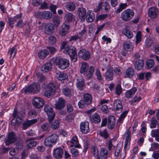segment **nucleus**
Returning <instances> with one entry per match:
<instances>
[{"label": "nucleus", "mask_w": 159, "mask_h": 159, "mask_svg": "<svg viewBox=\"0 0 159 159\" xmlns=\"http://www.w3.org/2000/svg\"><path fill=\"white\" fill-rule=\"evenodd\" d=\"M61 49H64L63 52L64 53H67L70 56L71 60L73 62L77 61V55L76 54V49L73 46L70 47L67 46L66 45L63 44L61 48Z\"/></svg>", "instance_id": "nucleus-1"}, {"label": "nucleus", "mask_w": 159, "mask_h": 159, "mask_svg": "<svg viewBox=\"0 0 159 159\" xmlns=\"http://www.w3.org/2000/svg\"><path fill=\"white\" fill-rule=\"evenodd\" d=\"M25 113L24 111L21 113L18 111L16 108H15L12 114L14 118L11 121V125L15 126L17 124H21L23 121V114Z\"/></svg>", "instance_id": "nucleus-2"}, {"label": "nucleus", "mask_w": 159, "mask_h": 159, "mask_svg": "<svg viewBox=\"0 0 159 159\" xmlns=\"http://www.w3.org/2000/svg\"><path fill=\"white\" fill-rule=\"evenodd\" d=\"M42 87L44 89H48L45 90L43 93V95L47 98H49L55 93V86L52 83L49 84L44 83L42 85Z\"/></svg>", "instance_id": "nucleus-3"}, {"label": "nucleus", "mask_w": 159, "mask_h": 159, "mask_svg": "<svg viewBox=\"0 0 159 159\" xmlns=\"http://www.w3.org/2000/svg\"><path fill=\"white\" fill-rule=\"evenodd\" d=\"M58 139V136L56 134H53L48 136L45 139L44 144L48 147H52L56 143Z\"/></svg>", "instance_id": "nucleus-4"}, {"label": "nucleus", "mask_w": 159, "mask_h": 159, "mask_svg": "<svg viewBox=\"0 0 159 159\" xmlns=\"http://www.w3.org/2000/svg\"><path fill=\"white\" fill-rule=\"evenodd\" d=\"M56 61V64L58 67L61 70H64L67 69L70 66V61L68 59L65 58H58L56 60L53 58L50 60Z\"/></svg>", "instance_id": "nucleus-5"}, {"label": "nucleus", "mask_w": 159, "mask_h": 159, "mask_svg": "<svg viewBox=\"0 0 159 159\" xmlns=\"http://www.w3.org/2000/svg\"><path fill=\"white\" fill-rule=\"evenodd\" d=\"M40 91V86L38 82H33L32 84L27 87L25 90V93H37Z\"/></svg>", "instance_id": "nucleus-6"}, {"label": "nucleus", "mask_w": 159, "mask_h": 159, "mask_svg": "<svg viewBox=\"0 0 159 159\" xmlns=\"http://www.w3.org/2000/svg\"><path fill=\"white\" fill-rule=\"evenodd\" d=\"M134 14V12L133 10L127 9L122 12L120 18L124 21H128L132 18Z\"/></svg>", "instance_id": "nucleus-7"}, {"label": "nucleus", "mask_w": 159, "mask_h": 159, "mask_svg": "<svg viewBox=\"0 0 159 159\" xmlns=\"http://www.w3.org/2000/svg\"><path fill=\"white\" fill-rule=\"evenodd\" d=\"M43 32L47 35H50L53 33L55 27L53 24L51 23H45L43 25Z\"/></svg>", "instance_id": "nucleus-8"}, {"label": "nucleus", "mask_w": 159, "mask_h": 159, "mask_svg": "<svg viewBox=\"0 0 159 159\" xmlns=\"http://www.w3.org/2000/svg\"><path fill=\"white\" fill-rule=\"evenodd\" d=\"M44 110L47 113L49 124H51L54 119L55 115L53 109L50 106L46 105L44 107Z\"/></svg>", "instance_id": "nucleus-9"}, {"label": "nucleus", "mask_w": 159, "mask_h": 159, "mask_svg": "<svg viewBox=\"0 0 159 159\" xmlns=\"http://www.w3.org/2000/svg\"><path fill=\"white\" fill-rule=\"evenodd\" d=\"M110 8L109 4L105 2L102 3H99L98 5L94 8V11L97 12L101 9L104 12H107L109 11Z\"/></svg>", "instance_id": "nucleus-10"}, {"label": "nucleus", "mask_w": 159, "mask_h": 159, "mask_svg": "<svg viewBox=\"0 0 159 159\" xmlns=\"http://www.w3.org/2000/svg\"><path fill=\"white\" fill-rule=\"evenodd\" d=\"M32 104L35 108L39 109L43 106L44 102L41 98L35 97L32 99Z\"/></svg>", "instance_id": "nucleus-11"}, {"label": "nucleus", "mask_w": 159, "mask_h": 159, "mask_svg": "<svg viewBox=\"0 0 159 159\" xmlns=\"http://www.w3.org/2000/svg\"><path fill=\"white\" fill-rule=\"evenodd\" d=\"M106 68L107 71L104 75L105 79L108 81H111L113 79L114 69L110 66H107Z\"/></svg>", "instance_id": "nucleus-12"}, {"label": "nucleus", "mask_w": 159, "mask_h": 159, "mask_svg": "<svg viewBox=\"0 0 159 159\" xmlns=\"http://www.w3.org/2000/svg\"><path fill=\"white\" fill-rule=\"evenodd\" d=\"M78 55L79 57L84 60H87L90 58V53L89 51L84 49L79 50Z\"/></svg>", "instance_id": "nucleus-13"}, {"label": "nucleus", "mask_w": 159, "mask_h": 159, "mask_svg": "<svg viewBox=\"0 0 159 159\" xmlns=\"http://www.w3.org/2000/svg\"><path fill=\"white\" fill-rule=\"evenodd\" d=\"M70 25L66 23V22L64 23L61 26L59 31V34L62 36H64L67 33Z\"/></svg>", "instance_id": "nucleus-14"}, {"label": "nucleus", "mask_w": 159, "mask_h": 159, "mask_svg": "<svg viewBox=\"0 0 159 159\" xmlns=\"http://www.w3.org/2000/svg\"><path fill=\"white\" fill-rule=\"evenodd\" d=\"M89 125V122L87 121H85L81 123L80 129L82 133L87 134L89 132L90 129Z\"/></svg>", "instance_id": "nucleus-15"}, {"label": "nucleus", "mask_w": 159, "mask_h": 159, "mask_svg": "<svg viewBox=\"0 0 159 159\" xmlns=\"http://www.w3.org/2000/svg\"><path fill=\"white\" fill-rule=\"evenodd\" d=\"M159 11L157 8L152 7L149 8L148 10V16L152 18H157L158 15Z\"/></svg>", "instance_id": "nucleus-16"}, {"label": "nucleus", "mask_w": 159, "mask_h": 159, "mask_svg": "<svg viewBox=\"0 0 159 159\" xmlns=\"http://www.w3.org/2000/svg\"><path fill=\"white\" fill-rule=\"evenodd\" d=\"M114 107L115 111L117 113L122 112L123 106L121 102L119 99L115 100L114 102Z\"/></svg>", "instance_id": "nucleus-17"}, {"label": "nucleus", "mask_w": 159, "mask_h": 159, "mask_svg": "<svg viewBox=\"0 0 159 159\" xmlns=\"http://www.w3.org/2000/svg\"><path fill=\"white\" fill-rule=\"evenodd\" d=\"M35 139V138H29L26 140V142L27 143L26 147L27 149H31L36 145L37 142L34 140Z\"/></svg>", "instance_id": "nucleus-18"}, {"label": "nucleus", "mask_w": 159, "mask_h": 159, "mask_svg": "<svg viewBox=\"0 0 159 159\" xmlns=\"http://www.w3.org/2000/svg\"><path fill=\"white\" fill-rule=\"evenodd\" d=\"M63 155V151L61 148H58L54 150L53 156L54 158L60 159L62 157Z\"/></svg>", "instance_id": "nucleus-19"}, {"label": "nucleus", "mask_w": 159, "mask_h": 159, "mask_svg": "<svg viewBox=\"0 0 159 159\" xmlns=\"http://www.w3.org/2000/svg\"><path fill=\"white\" fill-rule=\"evenodd\" d=\"M15 134L14 132H10L8 134L7 139L5 141V143L7 145L14 143L16 140Z\"/></svg>", "instance_id": "nucleus-20"}, {"label": "nucleus", "mask_w": 159, "mask_h": 159, "mask_svg": "<svg viewBox=\"0 0 159 159\" xmlns=\"http://www.w3.org/2000/svg\"><path fill=\"white\" fill-rule=\"evenodd\" d=\"M76 85L77 88L80 90L83 89L84 85V80L82 76H79L77 77Z\"/></svg>", "instance_id": "nucleus-21"}, {"label": "nucleus", "mask_w": 159, "mask_h": 159, "mask_svg": "<svg viewBox=\"0 0 159 159\" xmlns=\"http://www.w3.org/2000/svg\"><path fill=\"white\" fill-rule=\"evenodd\" d=\"M65 105V101L64 99L60 98H58L55 104V108L60 110L63 108Z\"/></svg>", "instance_id": "nucleus-22"}, {"label": "nucleus", "mask_w": 159, "mask_h": 159, "mask_svg": "<svg viewBox=\"0 0 159 159\" xmlns=\"http://www.w3.org/2000/svg\"><path fill=\"white\" fill-rule=\"evenodd\" d=\"M144 65V62L143 59H139L136 61L134 63V68L137 70H140L143 68Z\"/></svg>", "instance_id": "nucleus-23"}, {"label": "nucleus", "mask_w": 159, "mask_h": 159, "mask_svg": "<svg viewBox=\"0 0 159 159\" xmlns=\"http://www.w3.org/2000/svg\"><path fill=\"white\" fill-rule=\"evenodd\" d=\"M55 75L58 80L61 81L66 80L68 78L66 73L60 71L56 72Z\"/></svg>", "instance_id": "nucleus-24"}, {"label": "nucleus", "mask_w": 159, "mask_h": 159, "mask_svg": "<svg viewBox=\"0 0 159 159\" xmlns=\"http://www.w3.org/2000/svg\"><path fill=\"white\" fill-rule=\"evenodd\" d=\"M115 123V117L112 116H109L108 117L107 127L108 128L112 129Z\"/></svg>", "instance_id": "nucleus-25"}, {"label": "nucleus", "mask_w": 159, "mask_h": 159, "mask_svg": "<svg viewBox=\"0 0 159 159\" xmlns=\"http://www.w3.org/2000/svg\"><path fill=\"white\" fill-rule=\"evenodd\" d=\"M78 13L80 18L83 20L85 19L86 14V11L83 7H80L78 9Z\"/></svg>", "instance_id": "nucleus-26"}, {"label": "nucleus", "mask_w": 159, "mask_h": 159, "mask_svg": "<svg viewBox=\"0 0 159 159\" xmlns=\"http://www.w3.org/2000/svg\"><path fill=\"white\" fill-rule=\"evenodd\" d=\"M37 121V119H34L25 121L23 124L22 128L23 129H25L29 127L36 123Z\"/></svg>", "instance_id": "nucleus-27"}, {"label": "nucleus", "mask_w": 159, "mask_h": 159, "mask_svg": "<svg viewBox=\"0 0 159 159\" xmlns=\"http://www.w3.org/2000/svg\"><path fill=\"white\" fill-rule=\"evenodd\" d=\"M122 33L129 39L132 38L134 36L132 32L128 28L127 26H126L125 28L122 30Z\"/></svg>", "instance_id": "nucleus-28"}, {"label": "nucleus", "mask_w": 159, "mask_h": 159, "mask_svg": "<svg viewBox=\"0 0 159 159\" xmlns=\"http://www.w3.org/2000/svg\"><path fill=\"white\" fill-rule=\"evenodd\" d=\"M134 71L132 68H129L125 71V77L131 78L133 77L134 75Z\"/></svg>", "instance_id": "nucleus-29"}, {"label": "nucleus", "mask_w": 159, "mask_h": 159, "mask_svg": "<svg viewBox=\"0 0 159 159\" xmlns=\"http://www.w3.org/2000/svg\"><path fill=\"white\" fill-rule=\"evenodd\" d=\"M83 100L86 103V105L90 104L92 101V97L91 95L88 93H85L84 95Z\"/></svg>", "instance_id": "nucleus-30"}, {"label": "nucleus", "mask_w": 159, "mask_h": 159, "mask_svg": "<svg viewBox=\"0 0 159 159\" xmlns=\"http://www.w3.org/2000/svg\"><path fill=\"white\" fill-rule=\"evenodd\" d=\"M81 65V66L80 68V72L81 74H84L88 70L89 65L85 62H82Z\"/></svg>", "instance_id": "nucleus-31"}, {"label": "nucleus", "mask_w": 159, "mask_h": 159, "mask_svg": "<svg viewBox=\"0 0 159 159\" xmlns=\"http://www.w3.org/2000/svg\"><path fill=\"white\" fill-rule=\"evenodd\" d=\"M124 49L127 51H131L133 49L132 43L130 42H125L123 44Z\"/></svg>", "instance_id": "nucleus-32"}, {"label": "nucleus", "mask_w": 159, "mask_h": 159, "mask_svg": "<svg viewBox=\"0 0 159 159\" xmlns=\"http://www.w3.org/2000/svg\"><path fill=\"white\" fill-rule=\"evenodd\" d=\"M41 16L44 19L46 20H49L51 19L52 16V13L49 11H46L41 12Z\"/></svg>", "instance_id": "nucleus-33"}, {"label": "nucleus", "mask_w": 159, "mask_h": 159, "mask_svg": "<svg viewBox=\"0 0 159 159\" xmlns=\"http://www.w3.org/2000/svg\"><path fill=\"white\" fill-rule=\"evenodd\" d=\"M137 89L136 88L134 87L131 89L127 91L125 93V96L127 98H132L134 94Z\"/></svg>", "instance_id": "nucleus-34"}, {"label": "nucleus", "mask_w": 159, "mask_h": 159, "mask_svg": "<svg viewBox=\"0 0 159 159\" xmlns=\"http://www.w3.org/2000/svg\"><path fill=\"white\" fill-rule=\"evenodd\" d=\"M52 68V65L51 63H46L41 67V70L44 72H47L49 71Z\"/></svg>", "instance_id": "nucleus-35"}, {"label": "nucleus", "mask_w": 159, "mask_h": 159, "mask_svg": "<svg viewBox=\"0 0 159 159\" xmlns=\"http://www.w3.org/2000/svg\"><path fill=\"white\" fill-rule=\"evenodd\" d=\"M95 18V15L92 11H89L88 12L87 16V21L89 22H92Z\"/></svg>", "instance_id": "nucleus-36"}, {"label": "nucleus", "mask_w": 159, "mask_h": 159, "mask_svg": "<svg viewBox=\"0 0 159 159\" xmlns=\"http://www.w3.org/2000/svg\"><path fill=\"white\" fill-rule=\"evenodd\" d=\"M65 21L68 22H72L75 20L74 16L71 13H68L65 16Z\"/></svg>", "instance_id": "nucleus-37"}, {"label": "nucleus", "mask_w": 159, "mask_h": 159, "mask_svg": "<svg viewBox=\"0 0 159 159\" xmlns=\"http://www.w3.org/2000/svg\"><path fill=\"white\" fill-rule=\"evenodd\" d=\"M49 54V51L47 50H43L40 51L38 53V56L40 58L44 59Z\"/></svg>", "instance_id": "nucleus-38"}, {"label": "nucleus", "mask_w": 159, "mask_h": 159, "mask_svg": "<svg viewBox=\"0 0 159 159\" xmlns=\"http://www.w3.org/2000/svg\"><path fill=\"white\" fill-rule=\"evenodd\" d=\"M94 71V67L91 66L90 67L89 71H87L84 74L86 75V76L88 78L90 79L93 77Z\"/></svg>", "instance_id": "nucleus-39"}, {"label": "nucleus", "mask_w": 159, "mask_h": 159, "mask_svg": "<svg viewBox=\"0 0 159 159\" xmlns=\"http://www.w3.org/2000/svg\"><path fill=\"white\" fill-rule=\"evenodd\" d=\"M108 151L105 148H102L100 152V157L102 159H105L108 155Z\"/></svg>", "instance_id": "nucleus-40"}, {"label": "nucleus", "mask_w": 159, "mask_h": 159, "mask_svg": "<svg viewBox=\"0 0 159 159\" xmlns=\"http://www.w3.org/2000/svg\"><path fill=\"white\" fill-rule=\"evenodd\" d=\"M71 143L72 144L71 146V147H74L76 148L79 147L80 145L77 136H75L73 137L71 140Z\"/></svg>", "instance_id": "nucleus-41"}, {"label": "nucleus", "mask_w": 159, "mask_h": 159, "mask_svg": "<svg viewBox=\"0 0 159 159\" xmlns=\"http://www.w3.org/2000/svg\"><path fill=\"white\" fill-rule=\"evenodd\" d=\"M151 136L155 137V140L159 142V131L157 129L152 130L151 131Z\"/></svg>", "instance_id": "nucleus-42"}, {"label": "nucleus", "mask_w": 159, "mask_h": 159, "mask_svg": "<svg viewBox=\"0 0 159 159\" xmlns=\"http://www.w3.org/2000/svg\"><path fill=\"white\" fill-rule=\"evenodd\" d=\"M60 18L59 16H55L52 19V22L56 27L58 26L60 23Z\"/></svg>", "instance_id": "nucleus-43"}, {"label": "nucleus", "mask_w": 159, "mask_h": 159, "mask_svg": "<svg viewBox=\"0 0 159 159\" xmlns=\"http://www.w3.org/2000/svg\"><path fill=\"white\" fill-rule=\"evenodd\" d=\"M66 8L70 11H74L75 8V5L72 2H68L66 5Z\"/></svg>", "instance_id": "nucleus-44"}, {"label": "nucleus", "mask_w": 159, "mask_h": 159, "mask_svg": "<svg viewBox=\"0 0 159 159\" xmlns=\"http://www.w3.org/2000/svg\"><path fill=\"white\" fill-rule=\"evenodd\" d=\"M39 111L40 112V110L34 108L28 111V115L30 117H35L37 115Z\"/></svg>", "instance_id": "nucleus-45"}, {"label": "nucleus", "mask_w": 159, "mask_h": 159, "mask_svg": "<svg viewBox=\"0 0 159 159\" xmlns=\"http://www.w3.org/2000/svg\"><path fill=\"white\" fill-rule=\"evenodd\" d=\"M127 6V4L126 3H121L119 5V7L117 9L115 12L116 14H118L122 11L123 9L125 8Z\"/></svg>", "instance_id": "nucleus-46"}, {"label": "nucleus", "mask_w": 159, "mask_h": 159, "mask_svg": "<svg viewBox=\"0 0 159 159\" xmlns=\"http://www.w3.org/2000/svg\"><path fill=\"white\" fill-rule=\"evenodd\" d=\"M41 128L44 131L48 132L50 129L49 124L48 123H45L41 125Z\"/></svg>", "instance_id": "nucleus-47"}, {"label": "nucleus", "mask_w": 159, "mask_h": 159, "mask_svg": "<svg viewBox=\"0 0 159 159\" xmlns=\"http://www.w3.org/2000/svg\"><path fill=\"white\" fill-rule=\"evenodd\" d=\"M93 120L95 123H98L101 121V118L99 115L97 113H95L93 115Z\"/></svg>", "instance_id": "nucleus-48"}, {"label": "nucleus", "mask_w": 159, "mask_h": 159, "mask_svg": "<svg viewBox=\"0 0 159 159\" xmlns=\"http://www.w3.org/2000/svg\"><path fill=\"white\" fill-rule=\"evenodd\" d=\"M91 151L93 155L95 157L98 156L99 152L97 146H93L91 148Z\"/></svg>", "instance_id": "nucleus-49"}, {"label": "nucleus", "mask_w": 159, "mask_h": 159, "mask_svg": "<svg viewBox=\"0 0 159 159\" xmlns=\"http://www.w3.org/2000/svg\"><path fill=\"white\" fill-rule=\"evenodd\" d=\"M152 39L151 38L149 37H146L145 43V46L147 48H149L150 47L152 46Z\"/></svg>", "instance_id": "nucleus-50"}, {"label": "nucleus", "mask_w": 159, "mask_h": 159, "mask_svg": "<svg viewBox=\"0 0 159 159\" xmlns=\"http://www.w3.org/2000/svg\"><path fill=\"white\" fill-rule=\"evenodd\" d=\"M48 41L49 45H53L56 43L57 39L55 36L52 35L50 36L48 38Z\"/></svg>", "instance_id": "nucleus-51"}, {"label": "nucleus", "mask_w": 159, "mask_h": 159, "mask_svg": "<svg viewBox=\"0 0 159 159\" xmlns=\"http://www.w3.org/2000/svg\"><path fill=\"white\" fill-rule=\"evenodd\" d=\"M146 65L147 69H151L154 65V61L152 59H149L147 60Z\"/></svg>", "instance_id": "nucleus-52"}, {"label": "nucleus", "mask_w": 159, "mask_h": 159, "mask_svg": "<svg viewBox=\"0 0 159 159\" xmlns=\"http://www.w3.org/2000/svg\"><path fill=\"white\" fill-rule=\"evenodd\" d=\"M16 149L18 151L22 150L23 147L24 143L22 141H19L16 142Z\"/></svg>", "instance_id": "nucleus-53"}, {"label": "nucleus", "mask_w": 159, "mask_h": 159, "mask_svg": "<svg viewBox=\"0 0 159 159\" xmlns=\"http://www.w3.org/2000/svg\"><path fill=\"white\" fill-rule=\"evenodd\" d=\"M16 51L17 49L16 47L15 46L10 49L8 51V53L10 55V57H12V58H13L15 56Z\"/></svg>", "instance_id": "nucleus-54"}, {"label": "nucleus", "mask_w": 159, "mask_h": 159, "mask_svg": "<svg viewBox=\"0 0 159 159\" xmlns=\"http://www.w3.org/2000/svg\"><path fill=\"white\" fill-rule=\"evenodd\" d=\"M128 113V111H125L123 112L119 118L118 121L121 123H122Z\"/></svg>", "instance_id": "nucleus-55"}, {"label": "nucleus", "mask_w": 159, "mask_h": 159, "mask_svg": "<svg viewBox=\"0 0 159 159\" xmlns=\"http://www.w3.org/2000/svg\"><path fill=\"white\" fill-rule=\"evenodd\" d=\"M62 92L66 96L70 97L71 96V90L68 88H65L63 89Z\"/></svg>", "instance_id": "nucleus-56"}, {"label": "nucleus", "mask_w": 159, "mask_h": 159, "mask_svg": "<svg viewBox=\"0 0 159 159\" xmlns=\"http://www.w3.org/2000/svg\"><path fill=\"white\" fill-rule=\"evenodd\" d=\"M136 44H137L142 40L141 33L140 31H138L136 35Z\"/></svg>", "instance_id": "nucleus-57"}, {"label": "nucleus", "mask_w": 159, "mask_h": 159, "mask_svg": "<svg viewBox=\"0 0 159 159\" xmlns=\"http://www.w3.org/2000/svg\"><path fill=\"white\" fill-rule=\"evenodd\" d=\"M59 126V122L58 120H55L51 125V128L53 129H57Z\"/></svg>", "instance_id": "nucleus-58"}, {"label": "nucleus", "mask_w": 159, "mask_h": 159, "mask_svg": "<svg viewBox=\"0 0 159 159\" xmlns=\"http://www.w3.org/2000/svg\"><path fill=\"white\" fill-rule=\"evenodd\" d=\"M151 123L150 127L151 128H153L156 127L157 122L154 117H152L151 119Z\"/></svg>", "instance_id": "nucleus-59"}, {"label": "nucleus", "mask_w": 159, "mask_h": 159, "mask_svg": "<svg viewBox=\"0 0 159 159\" xmlns=\"http://www.w3.org/2000/svg\"><path fill=\"white\" fill-rule=\"evenodd\" d=\"M57 7V5L52 4L50 5L49 7V9L53 13V14H56V10Z\"/></svg>", "instance_id": "nucleus-60"}, {"label": "nucleus", "mask_w": 159, "mask_h": 159, "mask_svg": "<svg viewBox=\"0 0 159 159\" xmlns=\"http://www.w3.org/2000/svg\"><path fill=\"white\" fill-rule=\"evenodd\" d=\"M100 134L101 136L103 137L105 139L107 138L109 136L108 133L106 129H105L103 131H101Z\"/></svg>", "instance_id": "nucleus-61"}, {"label": "nucleus", "mask_w": 159, "mask_h": 159, "mask_svg": "<svg viewBox=\"0 0 159 159\" xmlns=\"http://www.w3.org/2000/svg\"><path fill=\"white\" fill-rule=\"evenodd\" d=\"M122 88L120 85H118L116 88V93L118 95H119L122 92Z\"/></svg>", "instance_id": "nucleus-62"}, {"label": "nucleus", "mask_w": 159, "mask_h": 159, "mask_svg": "<svg viewBox=\"0 0 159 159\" xmlns=\"http://www.w3.org/2000/svg\"><path fill=\"white\" fill-rule=\"evenodd\" d=\"M9 22H8V24L11 28L13 27V24L16 21V20L15 18H10L8 19Z\"/></svg>", "instance_id": "nucleus-63"}, {"label": "nucleus", "mask_w": 159, "mask_h": 159, "mask_svg": "<svg viewBox=\"0 0 159 159\" xmlns=\"http://www.w3.org/2000/svg\"><path fill=\"white\" fill-rule=\"evenodd\" d=\"M133 57L135 61H136L137 60L138 61L139 59H142L139 54L138 52H136L134 54Z\"/></svg>", "instance_id": "nucleus-64"}]
</instances>
